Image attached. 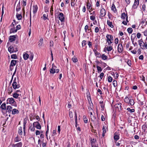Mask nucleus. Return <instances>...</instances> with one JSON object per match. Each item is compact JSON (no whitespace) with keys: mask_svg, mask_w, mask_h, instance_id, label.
<instances>
[{"mask_svg":"<svg viewBox=\"0 0 147 147\" xmlns=\"http://www.w3.org/2000/svg\"><path fill=\"white\" fill-rule=\"evenodd\" d=\"M40 131L37 130L36 131L35 134L36 135H38L40 134Z\"/></svg>","mask_w":147,"mask_h":147,"instance_id":"nucleus-63","label":"nucleus"},{"mask_svg":"<svg viewBox=\"0 0 147 147\" xmlns=\"http://www.w3.org/2000/svg\"><path fill=\"white\" fill-rule=\"evenodd\" d=\"M17 61L14 60H12L10 64L11 66H15L16 63Z\"/></svg>","mask_w":147,"mask_h":147,"instance_id":"nucleus-16","label":"nucleus"},{"mask_svg":"<svg viewBox=\"0 0 147 147\" xmlns=\"http://www.w3.org/2000/svg\"><path fill=\"white\" fill-rule=\"evenodd\" d=\"M114 138L115 140L116 141L117 140L119 139V136L117 134H116V133H115L114 134Z\"/></svg>","mask_w":147,"mask_h":147,"instance_id":"nucleus-22","label":"nucleus"},{"mask_svg":"<svg viewBox=\"0 0 147 147\" xmlns=\"http://www.w3.org/2000/svg\"><path fill=\"white\" fill-rule=\"evenodd\" d=\"M22 144L21 142L18 143L16 144V147H22Z\"/></svg>","mask_w":147,"mask_h":147,"instance_id":"nucleus-35","label":"nucleus"},{"mask_svg":"<svg viewBox=\"0 0 147 147\" xmlns=\"http://www.w3.org/2000/svg\"><path fill=\"white\" fill-rule=\"evenodd\" d=\"M119 42V40L118 38H116L115 40V42L116 44H117Z\"/></svg>","mask_w":147,"mask_h":147,"instance_id":"nucleus-62","label":"nucleus"},{"mask_svg":"<svg viewBox=\"0 0 147 147\" xmlns=\"http://www.w3.org/2000/svg\"><path fill=\"white\" fill-rule=\"evenodd\" d=\"M102 130L103 131L102 136H103L106 132V128H105V126H104L103 127Z\"/></svg>","mask_w":147,"mask_h":147,"instance_id":"nucleus-27","label":"nucleus"},{"mask_svg":"<svg viewBox=\"0 0 147 147\" xmlns=\"http://www.w3.org/2000/svg\"><path fill=\"white\" fill-rule=\"evenodd\" d=\"M21 9L20 6V2H19V3L17 5L16 8V11H19Z\"/></svg>","mask_w":147,"mask_h":147,"instance_id":"nucleus-24","label":"nucleus"},{"mask_svg":"<svg viewBox=\"0 0 147 147\" xmlns=\"http://www.w3.org/2000/svg\"><path fill=\"white\" fill-rule=\"evenodd\" d=\"M90 117L91 118V119L92 121H94L95 119V117L93 115V116H90Z\"/></svg>","mask_w":147,"mask_h":147,"instance_id":"nucleus-64","label":"nucleus"},{"mask_svg":"<svg viewBox=\"0 0 147 147\" xmlns=\"http://www.w3.org/2000/svg\"><path fill=\"white\" fill-rule=\"evenodd\" d=\"M83 118L84 123H87L88 121V119L85 115L83 116Z\"/></svg>","mask_w":147,"mask_h":147,"instance_id":"nucleus-34","label":"nucleus"},{"mask_svg":"<svg viewBox=\"0 0 147 147\" xmlns=\"http://www.w3.org/2000/svg\"><path fill=\"white\" fill-rule=\"evenodd\" d=\"M16 29L15 30V32H16L18 30H19L21 28V26L20 25H17L16 27Z\"/></svg>","mask_w":147,"mask_h":147,"instance_id":"nucleus-43","label":"nucleus"},{"mask_svg":"<svg viewBox=\"0 0 147 147\" xmlns=\"http://www.w3.org/2000/svg\"><path fill=\"white\" fill-rule=\"evenodd\" d=\"M34 56V55L33 54V53H32L31 54V55H30V56L29 58V59H30V60L31 61H32V60L33 59V58Z\"/></svg>","mask_w":147,"mask_h":147,"instance_id":"nucleus-48","label":"nucleus"},{"mask_svg":"<svg viewBox=\"0 0 147 147\" xmlns=\"http://www.w3.org/2000/svg\"><path fill=\"white\" fill-rule=\"evenodd\" d=\"M139 3V0H135L134 3L132 6V8L135 9L138 6Z\"/></svg>","mask_w":147,"mask_h":147,"instance_id":"nucleus-5","label":"nucleus"},{"mask_svg":"<svg viewBox=\"0 0 147 147\" xmlns=\"http://www.w3.org/2000/svg\"><path fill=\"white\" fill-rule=\"evenodd\" d=\"M11 57L12 59H16L17 58V57L16 54H13L11 55Z\"/></svg>","mask_w":147,"mask_h":147,"instance_id":"nucleus-42","label":"nucleus"},{"mask_svg":"<svg viewBox=\"0 0 147 147\" xmlns=\"http://www.w3.org/2000/svg\"><path fill=\"white\" fill-rule=\"evenodd\" d=\"M51 69H50V72L51 74H54L55 73H58L59 71V69H56V70H53V69L52 71H51Z\"/></svg>","mask_w":147,"mask_h":147,"instance_id":"nucleus-17","label":"nucleus"},{"mask_svg":"<svg viewBox=\"0 0 147 147\" xmlns=\"http://www.w3.org/2000/svg\"><path fill=\"white\" fill-rule=\"evenodd\" d=\"M20 140V139L18 136H17L14 139V141L15 142H18Z\"/></svg>","mask_w":147,"mask_h":147,"instance_id":"nucleus-40","label":"nucleus"},{"mask_svg":"<svg viewBox=\"0 0 147 147\" xmlns=\"http://www.w3.org/2000/svg\"><path fill=\"white\" fill-rule=\"evenodd\" d=\"M87 8L88 9H90L91 7V5L90 3H89V2L88 1L87 3Z\"/></svg>","mask_w":147,"mask_h":147,"instance_id":"nucleus-39","label":"nucleus"},{"mask_svg":"<svg viewBox=\"0 0 147 147\" xmlns=\"http://www.w3.org/2000/svg\"><path fill=\"white\" fill-rule=\"evenodd\" d=\"M59 18L61 22L64 21L65 19L64 15L62 13H60L59 15Z\"/></svg>","mask_w":147,"mask_h":147,"instance_id":"nucleus-4","label":"nucleus"},{"mask_svg":"<svg viewBox=\"0 0 147 147\" xmlns=\"http://www.w3.org/2000/svg\"><path fill=\"white\" fill-rule=\"evenodd\" d=\"M47 144L46 142H42V147H47Z\"/></svg>","mask_w":147,"mask_h":147,"instance_id":"nucleus-53","label":"nucleus"},{"mask_svg":"<svg viewBox=\"0 0 147 147\" xmlns=\"http://www.w3.org/2000/svg\"><path fill=\"white\" fill-rule=\"evenodd\" d=\"M103 89L106 93H107V92L109 93L108 88H107L105 87H104Z\"/></svg>","mask_w":147,"mask_h":147,"instance_id":"nucleus-50","label":"nucleus"},{"mask_svg":"<svg viewBox=\"0 0 147 147\" xmlns=\"http://www.w3.org/2000/svg\"><path fill=\"white\" fill-rule=\"evenodd\" d=\"M19 94H18L17 93H14L13 95V97L15 98H17Z\"/></svg>","mask_w":147,"mask_h":147,"instance_id":"nucleus-41","label":"nucleus"},{"mask_svg":"<svg viewBox=\"0 0 147 147\" xmlns=\"http://www.w3.org/2000/svg\"><path fill=\"white\" fill-rule=\"evenodd\" d=\"M8 51L11 53L14 52L13 47L11 46H10L8 48Z\"/></svg>","mask_w":147,"mask_h":147,"instance_id":"nucleus-12","label":"nucleus"},{"mask_svg":"<svg viewBox=\"0 0 147 147\" xmlns=\"http://www.w3.org/2000/svg\"><path fill=\"white\" fill-rule=\"evenodd\" d=\"M43 40L42 38H41L40 39L38 44V45L39 47L42 46V44L43 43Z\"/></svg>","mask_w":147,"mask_h":147,"instance_id":"nucleus-26","label":"nucleus"},{"mask_svg":"<svg viewBox=\"0 0 147 147\" xmlns=\"http://www.w3.org/2000/svg\"><path fill=\"white\" fill-rule=\"evenodd\" d=\"M26 0H23V7L25 6L26 5Z\"/></svg>","mask_w":147,"mask_h":147,"instance_id":"nucleus-58","label":"nucleus"},{"mask_svg":"<svg viewBox=\"0 0 147 147\" xmlns=\"http://www.w3.org/2000/svg\"><path fill=\"white\" fill-rule=\"evenodd\" d=\"M18 113L19 111L18 110L16 109H13L12 112V113L13 114H15L17 113Z\"/></svg>","mask_w":147,"mask_h":147,"instance_id":"nucleus-18","label":"nucleus"},{"mask_svg":"<svg viewBox=\"0 0 147 147\" xmlns=\"http://www.w3.org/2000/svg\"><path fill=\"white\" fill-rule=\"evenodd\" d=\"M129 104L131 106L134 105V101L132 99H130L129 100Z\"/></svg>","mask_w":147,"mask_h":147,"instance_id":"nucleus-30","label":"nucleus"},{"mask_svg":"<svg viewBox=\"0 0 147 147\" xmlns=\"http://www.w3.org/2000/svg\"><path fill=\"white\" fill-rule=\"evenodd\" d=\"M33 13L35 14L36 13L38 9V7L37 5L33 6Z\"/></svg>","mask_w":147,"mask_h":147,"instance_id":"nucleus-14","label":"nucleus"},{"mask_svg":"<svg viewBox=\"0 0 147 147\" xmlns=\"http://www.w3.org/2000/svg\"><path fill=\"white\" fill-rule=\"evenodd\" d=\"M121 18L122 19H123L124 20L125 19V18L126 17V15L125 13H122L121 14Z\"/></svg>","mask_w":147,"mask_h":147,"instance_id":"nucleus-32","label":"nucleus"},{"mask_svg":"<svg viewBox=\"0 0 147 147\" xmlns=\"http://www.w3.org/2000/svg\"><path fill=\"white\" fill-rule=\"evenodd\" d=\"M104 76V74L103 72L101 73L100 74L99 76H100V78L101 79H102V78Z\"/></svg>","mask_w":147,"mask_h":147,"instance_id":"nucleus-59","label":"nucleus"},{"mask_svg":"<svg viewBox=\"0 0 147 147\" xmlns=\"http://www.w3.org/2000/svg\"><path fill=\"white\" fill-rule=\"evenodd\" d=\"M118 50L119 53H121L123 51L122 45L121 44H119L118 46Z\"/></svg>","mask_w":147,"mask_h":147,"instance_id":"nucleus-9","label":"nucleus"},{"mask_svg":"<svg viewBox=\"0 0 147 147\" xmlns=\"http://www.w3.org/2000/svg\"><path fill=\"white\" fill-rule=\"evenodd\" d=\"M86 44V41L85 40H83L82 42V46L83 47L85 46Z\"/></svg>","mask_w":147,"mask_h":147,"instance_id":"nucleus-52","label":"nucleus"},{"mask_svg":"<svg viewBox=\"0 0 147 147\" xmlns=\"http://www.w3.org/2000/svg\"><path fill=\"white\" fill-rule=\"evenodd\" d=\"M107 24L111 28H113V26L112 24V22H110L109 21V20H107Z\"/></svg>","mask_w":147,"mask_h":147,"instance_id":"nucleus-21","label":"nucleus"},{"mask_svg":"<svg viewBox=\"0 0 147 147\" xmlns=\"http://www.w3.org/2000/svg\"><path fill=\"white\" fill-rule=\"evenodd\" d=\"M12 107L11 106H7V107L6 109V111L8 112L9 113H10L11 112H12L13 110Z\"/></svg>","mask_w":147,"mask_h":147,"instance_id":"nucleus-8","label":"nucleus"},{"mask_svg":"<svg viewBox=\"0 0 147 147\" xmlns=\"http://www.w3.org/2000/svg\"><path fill=\"white\" fill-rule=\"evenodd\" d=\"M130 98V96H129V98L127 96H126L125 98L124 99V101L126 103L129 104L130 100L129 98Z\"/></svg>","mask_w":147,"mask_h":147,"instance_id":"nucleus-15","label":"nucleus"},{"mask_svg":"<svg viewBox=\"0 0 147 147\" xmlns=\"http://www.w3.org/2000/svg\"><path fill=\"white\" fill-rule=\"evenodd\" d=\"M127 110L129 111L131 113L134 112L135 111V110L134 109H130L129 108H128L127 109Z\"/></svg>","mask_w":147,"mask_h":147,"instance_id":"nucleus-44","label":"nucleus"},{"mask_svg":"<svg viewBox=\"0 0 147 147\" xmlns=\"http://www.w3.org/2000/svg\"><path fill=\"white\" fill-rule=\"evenodd\" d=\"M72 60L75 63L77 61L78 59L77 58H76L75 57H73L72 58Z\"/></svg>","mask_w":147,"mask_h":147,"instance_id":"nucleus-54","label":"nucleus"},{"mask_svg":"<svg viewBox=\"0 0 147 147\" xmlns=\"http://www.w3.org/2000/svg\"><path fill=\"white\" fill-rule=\"evenodd\" d=\"M111 9L114 12L116 10L115 6L114 4H113L112 5Z\"/></svg>","mask_w":147,"mask_h":147,"instance_id":"nucleus-28","label":"nucleus"},{"mask_svg":"<svg viewBox=\"0 0 147 147\" xmlns=\"http://www.w3.org/2000/svg\"><path fill=\"white\" fill-rule=\"evenodd\" d=\"M106 37L107 38V42H109V41H113V37L112 35L107 34Z\"/></svg>","mask_w":147,"mask_h":147,"instance_id":"nucleus-7","label":"nucleus"},{"mask_svg":"<svg viewBox=\"0 0 147 147\" xmlns=\"http://www.w3.org/2000/svg\"><path fill=\"white\" fill-rule=\"evenodd\" d=\"M69 116L70 118H72L73 117V113L72 112L69 111Z\"/></svg>","mask_w":147,"mask_h":147,"instance_id":"nucleus-51","label":"nucleus"},{"mask_svg":"<svg viewBox=\"0 0 147 147\" xmlns=\"http://www.w3.org/2000/svg\"><path fill=\"white\" fill-rule=\"evenodd\" d=\"M16 17L18 20H20L22 19V15L21 14H17Z\"/></svg>","mask_w":147,"mask_h":147,"instance_id":"nucleus-25","label":"nucleus"},{"mask_svg":"<svg viewBox=\"0 0 147 147\" xmlns=\"http://www.w3.org/2000/svg\"><path fill=\"white\" fill-rule=\"evenodd\" d=\"M90 19L94 21L95 19V16H90Z\"/></svg>","mask_w":147,"mask_h":147,"instance_id":"nucleus-49","label":"nucleus"},{"mask_svg":"<svg viewBox=\"0 0 147 147\" xmlns=\"http://www.w3.org/2000/svg\"><path fill=\"white\" fill-rule=\"evenodd\" d=\"M22 127H20L18 131V133L20 135H22Z\"/></svg>","mask_w":147,"mask_h":147,"instance_id":"nucleus-31","label":"nucleus"},{"mask_svg":"<svg viewBox=\"0 0 147 147\" xmlns=\"http://www.w3.org/2000/svg\"><path fill=\"white\" fill-rule=\"evenodd\" d=\"M121 105L120 103L116 104L115 106L116 109L119 111H120L121 110Z\"/></svg>","mask_w":147,"mask_h":147,"instance_id":"nucleus-6","label":"nucleus"},{"mask_svg":"<svg viewBox=\"0 0 147 147\" xmlns=\"http://www.w3.org/2000/svg\"><path fill=\"white\" fill-rule=\"evenodd\" d=\"M136 33H133L132 34L131 37V39L132 40V42H133V41L132 40H134V39L136 37Z\"/></svg>","mask_w":147,"mask_h":147,"instance_id":"nucleus-29","label":"nucleus"},{"mask_svg":"<svg viewBox=\"0 0 147 147\" xmlns=\"http://www.w3.org/2000/svg\"><path fill=\"white\" fill-rule=\"evenodd\" d=\"M16 102L15 101L14 99L12 98H8L7 100L6 103L7 104H9L11 105H13L15 107L16 106Z\"/></svg>","mask_w":147,"mask_h":147,"instance_id":"nucleus-2","label":"nucleus"},{"mask_svg":"<svg viewBox=\"0 0 147 147\" xmlns=\"http://www.w3.org/2000/svg\"><path fill=\"white\" fill-rule=\"evenodd\" d=\"M95 32L96 33H97L99 31V29L98 27H96L95 28Z\"/></svg>","mask_w":147,"mask_h":147,"instance_id":"nucleus-61","label":"nucleus"},{"mask_svg":"<svg viewBox=\"0 0 147 147\" xmlns=\"http://www.w3.org/2000/svg\"><path fill=\"white\" fill-rule=\"evenodd\" d=\"M101 58L103 60H106L107 58V56L105 55L104 54H102L101 56Z\"/></svg>","mask_w":147,"mask_h":147,"instance_id":"nucleus-33","label":"nucleus"},{"mask_svg":"<svg viewBox=\"0 0 147 147\" xmlns=\"http://www.w3.org/2000/svg\"><path fill=\"white\" fill-rule=\"evenodd\" d=\"M16 29H15V28H11L10 30V32L11 33H13L15 32V30Z\"/></svg>","mask_w":147,"mask_h":147,"instance_id":"nucleus-57","label":"nucleus"},{"mask_svg":"<svg viewBox=\"0 0 147 147\" xmlns=\"http://www.w3.org/2000/svg\"><path fill=\"white\" fill-rule=\"evenodd\" d=\"M16 38V37L15 36H11L9 38V40L10 42H12L15 40Z\"/></svg>","mask_w":147,"mask_h":147,"instance_id":"nucleus-11","label":"nucleus"},{"mask_svg":"<svg viewBox=\"0 0 147 147\" xmlns=\"http://www.w3.org/2000/svg\"><path fill=\"white\" fill-rule=\"evenodd\" d=\"M23 58L25 60H26L28 58L29 55L27 53H25L23 55Z\"/></svg>","mask_w":147,"mask_h":147,"instance_id":"nucleus-20","label":"nucleus"},{"mask_svg":"<svg viewBox=\"0 0 147 147\" xmlns=\"http://www.w3.org/2000/svg\"><path fill=\"white\" fill-rule=\"evenodd\" d=\"M33 125L34 127H36L37 129H41V126L38 121L34 122L33 124Z\"/></svg>","mask_w":147,"mask_h":147,"instance_id":"nucleus-3","label":"nucleus"},{"mask_svg":"<svg viewBox=\"0 0 147 147\" xmlns=\"http://www.w3.org/2000/svg\"><path fill=\"white\" fill-rule=\"evenodd\" d=\"M12 86L13 88L15 89L18 88L20 87V84H19L18 82V83L17 82L16 78H15L14 79L13 82L12 84Z\"/></svg>","mask_w":147,"mask_h":147,"instance_id":"nucleus-1","label":"nucleus"},{"mask_svg":"<svg viewBox=\"0 0 147 147\" xmlns=\"http://www.w3.org/2000/svg\"><path fill=\"white\" fill-rule=\"evenodd\" d=\"M96 68L98 73L100 72H101L102 71V69L100 67L97 65Z\"/></svg>","mask_w":147,"mask_h":147,"instance_id":"nucleus-37","label":"nucleus"},{"mask_svg":"<svg viewBox=\"0 0 147 147\" xmlns=\"http://www.w3.org/2000/svg\"><path fill=\"white\" fill-rule=\"evenodd\" d=\"M3 110H6V104L5 103H3L0 107Z\"/></svg>","mask_w":147,"mask_h":147,"instance_id":"nucleus-19","label":"nucleus"},{"mask_svg":"<svg viewBox=\"0 0 147 147\" xmlns=\"http://www.w3.org/2000/svg\"><path fill=\"white\" fill-rule=\"evenodd\" d=\"M113 84L114 86L115 87L117 85V81L115 80H114L113 81Z\"/></svg>","mask_w":147,"mask_h":147,"instance_id":"nucleus-55","label":"nucleus"},{"mask_svg":"<svg viewBox=\"0 0 147 147\" xmlns=\"http://www.w3.org/2000/svg\"><path fill=\"white\" fill-rule=\"evenodd\" d=\"M112 80H113L111 76H109L108 77V81L109 82H111L112 81Z\"/></svg>","mask_w":147,"mask_h":147,"instance_id":"nucleus-45","label":"nucleus"},{"mask_svg":"<svg viewBox=\"0 0 147 147\" xmlns=\"http://www.w3.org/2000/svg\"><path fill=\"white\" fill-rule=\"evenodd\" d=\"M8 91L9 94H11V93L12 92V88L11 87L9 88L8 89Z\"/></svg>","mask_w":147,"mask_h":147,"instance_id":"nucleus-46","label":"nucleus"},{"mask_svg":"<svg viewBox=\"0 0 147 147\" xmlns=\"http://www.w3.org/2000/svg\"><path fill=\"white\" fill-rule=\"evenodd\" d=\"M96 140L94 138L91 140V142L92 147H97V146L94 145L95 142H96Z\"/></svg>","mask_w":147,"mask_h":147,"instance_id":"nucleus-13","label":"nucleus"},{"mask_svg":"<svg viewBox=\"0 0 147 147\" xmlns=\"http://www.w3.org/2000/svg\"><path fill=\"white\" fill-rule=\"evenodd\" d=\"M112 49L113 48L111 46L107 47L106 48L107 50L108 51H111Z\"/></svg>","mask_w":147,"mask_h":147,"instance_id":"nucleus-38","label":"nucleus"},{"mask_svg":"<svg viewBox=\"0 0 147 147\" xmlns=\"http://www.w3.org/2000/svg\"><path fill=\"white\" fill-rule=\"evenodd\" d=\"M141 34L140 33L138 32L137 33V36L138 38H140L141 37Z\"/></svg>","mask_w":147,"mask_h":147,"instance_id":"nucleus-60","label":"nucleus"},{"mask_svg":"<svg viewBox=\"0 0 147 147\" xmlns=\"http://www.w3.org/2000/svg\"><path fill=\"white\" fill-rule=\"evenodd\" d=\"M127 31L129 34H131L133 30L131 28H129L127 29Z\"/></svg>","mask_w":147,"mask_h":147,"instance_id":"nucleus-36","label":"nucleus"},{"mask_svg":"<svg viewBox=\"0 0 147 147\" xmlns=\"http://www.w3.org/2000/svg\"><path fill=\"white\" fill-rule=\"evenodd\" d=\"M139 44L140 47L142 46V45L144 44V42L142 39H140L138 40Z\"/></svg>","mask_w":147,"mask_h":147,"instance_id":"nucleus-23","label":"nucleus"},{"mask_svg":"<svg viewBox=\"0 0 147 147\" xmlns=\"http://www.w3.org/2000/svg\"><path fill=\"white\" fill-rule=\"evenodd\" d=\"M142 47H145V48L147 49V42H144V44L143 45H142Z\"/></svg>","mask_w":147,"mask_h":147,"instance_id":"nucleus-47","label":"nucleus"},{"mask_svg":"<svg viewBox=\"0 0 147 147\" xmlns=\"http://www.w3.org/2000/svg\"><path fill=\"white\" fill-rule=\"evenodd\" d=\"M106 15V11L103 8L101 9L100 15L101 17L104 16Z\"/></svg>","mask_w":147,"mask_h":147,"instance_id":"nucleus-10","label":"nucleus"},{"mask_svg":"<svg viewBox=\"0 0 147 147\" xmlns=\"http://www.w3.org/2000/svg\"><path fill=\"white\" fill-rule=\"evenodd\" d=\"M100 104V107L101 108H103L104 107V105L103 104V101H100L99 102Z\"/></svg>","mask_w":147,"mask_h":147,"instance_id":"nucleus-56","label":"nucleus"}]
</instances>
